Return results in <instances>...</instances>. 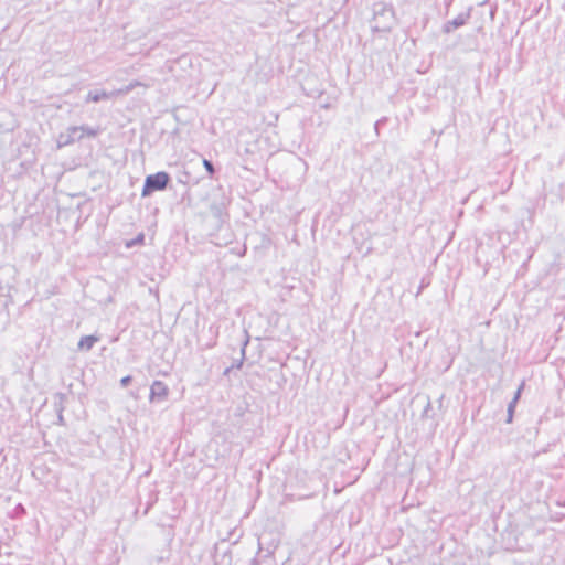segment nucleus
Wrapping results in <instances>:
<instances>
[{"label": "nucleus", "mask_w": 565, "mask_h": 565, "mask_svg": "<svg viewBox=\"0 0 565 565\" xmlns=\"http://www.w3.org/2000/svg\"><path fill=\"white\" fill-rule=\"evenodd\" d=\"M395 23V12L393 8L384 2H376L373 6V20L371 28L376 32L391 31Z\"/></svg>", "instance_id": "1"}, {"label": "nucleus", "mask_w": 565, "mask_h": 565, "mask_svg": "<svg viewBox=\"0 0 565 565\" xmlns=\"http://www.w3.org/2000/svg\"><path fill=\"white\" fill-rule=\"evenodd\" d=\"M169 182L170 175L164 171H159L154 174L147 175L141 195L146 198L156 191H162L168 186Z\"/></svg>", "instance_id": "2"}, {"label": "nucleus", "mask_w": 565, "mask_h": 565, "mask_svg": "<svg viewBox=\"0 0 565 565\" xmlns=\"http://www.w3.org/2000/svg\"><path fill=\"white\" fill-rule=\"evenodd\" d=\"M168 387L161 381H154L150 387V401L154 402L156 399L163 401L168 396Z\"/></svg>", "instance_id": "3"}, {"label": "nucleus", "mask_w": 565, "mask_h": 565, "mask_svg": "<svg viewBox=\"0 0 565 565\" xmlns=\"http://www.w3.org/2000/svg\"><path fill=\"white\" fill-rule=\"evenodd\" d=\"M470 18V13L467 12V13H460L458 17H456L455 19L452 20H449L447 21L444 26H443V32L444 33H450L452 32L455 29H458L462 25H465L468 21V19Z\"/></svg>", "instance_id": "4"}, {"label": "nucleus", "mask_w": 565, "mask_h": 565, "mask_svg": "<svg viewBox=\"0 0 565 565\" xmlns=\"http://www.w3.org/2000/svg\"><path fill=\"white\" fill-rule=\"evenodd\" d=\"M114 96H116L115 92L107 93L106 90L96 89V90L88 92L85 100H86V103H89V102L98 103L103 99H109Z\"/></svg>", "instance_id": "5"}, {"label": "nucleus", "mask_w": 565, "mask_h": 565, "mask_svg": "<svg viewBox=\"0 0 565 565\" xmlns=\"http://www.w3.org/2000/svg\"><path fill=\"white\" fill-rule=\"evenodd\" d=\"M98 340L99 338L93 334L82 337L78 342V350L89 351Z\"/></svg>", "instance_id": "6"}, {"label": "nucleus", "mask_w": 565, "mask_h": 565, "mask_svg": "<svg viewBox=\"0 0 565 565\" xmlns=\"http://www.w3.org/2000/svg\"><path fill=\"white\" fill-rule=\"evenodd\" d=\"M66 134L68 135V138H71L72 142L83 139V134L79 132V126L68 127L66 129Z\"/></svg>", "instance_id": "7"}, {"label": "nucleus", "mask_w": 565, "mask_h": 565, "mask_svg": "<svg viewBox=\"0 0 565 565\" xmlns=\"http://www.w3.org/2000/svg\"><path fill=\"white\" fill-rule=\"evenodd\" d=\"M140 85H141V83H140V82H138V81L131 82V83H129L127 86H125V87H122V88H120V89H118V90H115L116 96H117V95H122V94H128V93H130L135 87L140 86Z\"/></svg>", "instance_id": "8"}, {"label": "nucleus", "mask_w": 565, "mask_h": 565, "mask_svg": "<svg viewBox=\"0 0 565 565\" xmlns=\"http://www.w3.org/2000/svg\"><path fill=\"white\" fill-rule=\"evenodd\" d=\"M79 132L83 134V138L87 137H96L98 134V129L88 127V126H79Z\"/></svg>", "instance_id": "9"}, {"label": "nucleus", "mask_w": 565, "mask_h": 565, "mask_svg": "<svg viewBox=\"0 0 565 565\" xmlns=\"http://www.w3.org/2000/svg\"><path fill=\"white\" fill-rule=\"evenodd\" d=\"M516 402L515 399H512L509 404H508V409H507V423H511L512 419H513V414H514V409H515V406H516Z\"/></svg>", "instance_id": "10"}, {"label": "nucleus", "mask_w": 565, "mask_h": 565, "mask_svg": "<svg viewBox=\"0 0 565 565\" xmlns=\"http://www.w3.org/2000/svg\"><path fill=\"white\" fill-rule=\"evenodd\" d=\"M58 147L66 146L70 143H73L71 138H68V135L65 132H62L57 140Z\"/></svg>", "instance_id": "11"}, {"label": "nucleus", "mask_w": 565, "mask_h": 565, "mask_svg": "<svg viewBox=\"0 0 565 565\" xmlns=\"http://www.w3.org/2000/svg\"><path fill=\"white\" fill-rule=\"evenodd\" d=\"M203 166H204L205 170L207 171L209 175L213 177V174L215 172L213 162L207 159H203Z\"/></svg>", "instance_id": "12"}, {"label": "nucleus", "mask_w": 565, "mask_h": 565, "mask_svg": "<svg viewBox=\"0 0 565 565\" xmlns=\"http://www.w3.org/2000/svg\"><path fill=\"white\" fill-rule=\"evenodd\" d=\"M241 355H242V356H241V360H239L236 364H233L231 367H227V369L225 370V372H224L225 374H228L230 370H231V369H233V367H237V369H241V367H242V365H243V360H244V358H245V349H244V348L242 349Z\"/></svg>", "instance_id": "13"}, {"label": "nucleus", "mask_w": 565, "mask_h": 565, "mask_svg": "<svg viewBox=\"0 0 565 565\" xmlns=\"http://www.w3.org/2000/svg\"><path fill=\"white\" fill-rule=\"evenodd\" d=\"M131 381H132V377H131L130 375H126V376H124V377L120 380V385H121L122 387H126V386H128V385L131 383Z\"/></svg>", "instance_id": "14"}, {"label": "nucleus", "mask_w": 565, "mask_h": 565, "mask_svg": "<svg viewBox=\"0 0 565 565\" xmlns=\"http://www.w3.org/2000/svg\"><path fill=\"white\" fill-rule=\"evenodd\" d=\"M523 386H524V383H522L519 388L515 391L514 393V396L512 399H515V402L518 403L520 397H521V393H522V390H523Z\"/></svg>", "instance_id": "15"}, {"label": "nucleus", "mask_w": 565, "mask_h": 565, "mask_svg": "<svg viewBox=\"0 0 565 565\" xmlns=\"http://www.w3.org/2000/svg\"><path fill=\"white\" fill-rule=\"evenodd\" d=\"M63 420L64 419H63V415H62V409H60V412H58V423L63 424Z\"/></svg>", "instance_id": "16"}]
</instances>
